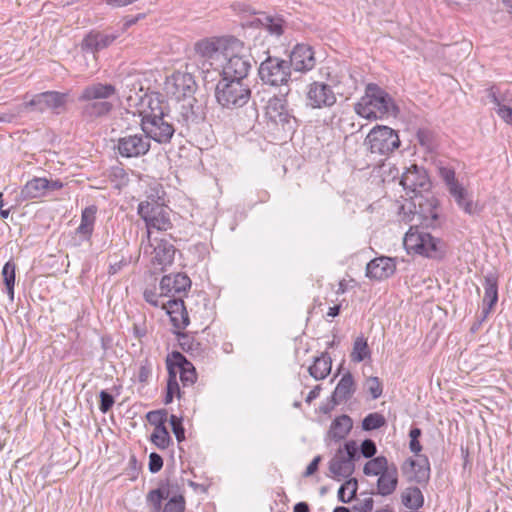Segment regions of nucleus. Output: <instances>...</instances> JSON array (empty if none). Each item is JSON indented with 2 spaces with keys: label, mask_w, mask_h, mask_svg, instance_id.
<instances>
[{
  "label": "nucleus",
  "mask_w": 512,
  "mask_h": 512,
  "mask_svg": "<svg viewBox=\"0 0 512 512\" xmlns=\"http://www.w3.org/2000/svg\"><path fill=\"white\" fill-rule=\"evenodd\" d=\"M166 107L159 98L149 99V107L140 111L141 127L147 139L159 144L170 142L175 133L171 117L165 112Z\"/></svg>",
  "instance_id": "obj_1"
},
{
  "label": "nucleus",
  "mask_w": 512,
  "mask_h": 512,
  "mask_svg": "<svg viewBox=\"0 0 512 512\" xmlns=\"http://www.w3.org/2000/svg\"><path fill=\"white\" fill-rule=\"evenodd\" d=\"M116 88L112 84L93 83L83 88L78 96L81 116L86 121H94L109 114L113 104L109 98L114 96Z\"/></svg>",
  "instance_id": "obj_2"
},
{
  "label": "nucleus",
  "mask_w": 512,
  "mask_h": 512,
  "mask_svg": "<svg viewBox=\"0 0 512 512\" xmlns=\"http://www.w3.org/2000/svg\"><path fill=\"white\" fill-rule=\"evenodd\" d=\"M355 112L366 119L396 116L398 108L392 97L376 84H368L365 95L354 106Z\"/></svg>",
  "instance_id": "obj_3"
},
{
  "label": "nucleus",
  "mask_w": 512,
  "mask_h": 512,
  "mask_svg": "<svg viewBox=\"0 0 512 512\" xmlns=\"http://www.w3.org/2000/svg\"><path fill=\"white\" fill-rule=\"evenodd\" d=\"M220 75L221 79L238 80L244 82L252 67V57L245 52L243 42L236 38L228 39V46L224 47Z\"/></svg>",
  "instance_id": "obj_4"
},
{
  "label": "nucleus",
  "mask_w": 512,
  "mask_h": 512,
  "mask_svg": "<svg viewBox=\"0 0 512 512\" xmlns=\"http://www.w3.org/2000/svg\"><path fill=\"white\" fill-rule=\"evenodd\" d=\"M156 195H148L147 200L138 205V214L145 221L147 239L150 241L152 230L167 231L172 227L168 208L164 206L158 188L154 189Z\"/></svg>",
  "instance_id": "obj_5"
},
{
  "label": "nucleus",
  "mask_w": 512,
  "mask_h": 512,
  "mask_svg": "<svg viewBox=\"0 0 512 512\" xmlns=\"http://www.w3.org/2000/svg\"><path fill=\"white\" fill-rule=\"evenodd\" d=\"M251 97V90L247 84L238 80L220 79L215 88L217 103L226 109L243 107Z\"/></svg>",
  "instance_id": "obj_6"
},
{
  "label": "nucleus",
  "mask_w": 512,
  "mask_h": 512,
  "mask_svg": "<svg viewBox=\"0 0 512 512\" xmlns=\"http://www.w3.org/2000/svg\"><path fill=\"white\" fill-rule=\"evenodd\" d=\"M398 132L385 125H376L367 134L364 145L372 154L388 156L400 147Z\"/></svg>",
  "instance_id": "obj_7"
},
{
  "label": "nucleus",
  "mask_w": 512,
  "mask_h": 512,
  "mask_svg": "<svg viewBox=\"0 0 512 512\" xmlns=\"http://www.w3.org/2000/svg\"><path fill=\"white\" fill-rule=\"evenodd\" d=\"M403 244L409 254L415 253L429 258H436L442 253L441 241L438 238L413 226L406 232Z\"/></svg>",
  "instance_id": "obj_8"
},
{
  "label": "nucleus",
  "mask_w": 512,
  "mask_h": 512,
  "mask_svg": "<svg viewBox=\"0 0 512 512\" xmlns=\"http://www.w3.org/2000/svg\"><path fill=\"white\" fill-rule=\"evenodd\" d=\"M258 74L263 83L274 87L288 85L291 78L288 62L271 56L260 64Z\"/></svg>",
  "instance_id": "obj_9"
},
{
  "label": "nucleus",
  "mask_w": 512,
  "mask_h": 512,
  "mask_svg": "<svg viewBox=\"0 0 512 512\" xmlns=\"http://www.w3.org/2000/svg\"><path fill=\"white\" fill-rule=\"evenodd\" d=\"M121 95L127 101L129 107H135L142 111V107H149V99L158 96L148 95L138 75H128L121 82Z\"/></svg>",
  "instance_id": "obj_10"
},
{
  "label": "nucleus",
  "mask_w": 512,
  "mask_h": 512,
  "mask_svg": "<svg viewBox=\"0 0 512 512\" xmlns=\"http://www.w3.org/2000/svg\"><path fill=\"white\" fill-rule=\"evenodd\" d=\"M337 97L332 87L321 81H314L306 89V106L311 109L332 107Z\"/></svg>",
  "instance_id": "obj_11"
},
{
  "label": "nucleus",
  "mask_w": 512,
  "mask_h": 512,
  "mask_svg": "<svg viewBox=\"0 0 512 512\" xmlns=\"http://www.w3.org/2000/svg\"><path fill=\"white\" fill-rule=\"evenodd\" d=\"M197 89L196 81L191 73L176 71L166 82V90L178 100L193 97Z\"/></svg>",
  "instance_id": "obj_12"
},
{
  "label": "nucleus",
  "mask_w": 512,
  "mask_h": 512,
  "mask_svg": "<svg viewBox=\"0 0 512 512\" xmlns=\"http://www.w3.org/2000/svg\"><path fill=\"white\" fill-rule=\"evenodd\" d=\"M117 150L125 158L144 156L150 150V140L145 134L125 135L118 139Z\"/></svg>",
  "instance_id": "obj_13"
},
{
  "label": "nucleus",
  "mask_w": 512,
  "mask_h": 512,
  "mask_svg": "<svg viewBox=\"0 0 512 512\" xmlns=\"http://www.w3.org/2000/svg\"><path fill=\"white\" fill-rule=\"evenodd\" d=\"M66 95L56 91H46L33 96V98L20 107L22 110H34L43 112L47 109H56L65 104Z\"/></svg>",
  "instance_id": "obj_14"
},
{
  "label": "nucleus",
  "mask_w": 512,
  "mask_h": 512,
  "mask_svg": "<svg viewBox=\"0 0 512 512\" xmlns=\"http://www.w3.org/2000/svg\"><path fill=\"white\" fill-rule=\"evenodd\" d=\"M400 184L405 190L413 193L427 191L431 185L426 170L415 164L411 165L403 172Z\"/></svg>",
  "instance_id": "obj_15"
},
{
  "label": "nucleus",
  "mask_w": 512,
  "mask_h": 512,
  "mask_svg": "<svg viewBox=\"0 0 512 512\" xmlns=\"http://www.w3.org/2000/svg\"><path fill=\"white\" fill-rule=\"evenodd\" d=\"M290 69L293 68L297 72H308L316 65L314 51L307 44H297L290 53V61L288 62Z\"/></svg>",
  "instance_id": "obj_16"
},
{
  "label": "nucleus",
  "mask_w": 512,
  "mask_h": 512,
  "mask_svg": "<svg viewBox=\"0 0 512 512\" xmlns=\"http://www.w3.org/2000/svg\"><path fill=\"white\" fill-rule=\"evenodd\" d=\"M190 287L191 280L183 273L165 275L160 281V290L165 296L175 297L178 295L182 298V294L186 293Z\"/></svg>",
  "instance_id": "obj_17"
},
{
  "label": "nucleus",
  "mask_w": 512,
  "mask_h": 512,
  "mask_svg": "<svg viewBox=\"0 0 512 512\" xmlns=\"http://www.w3.org/2000/svg\"><path fill=\"white\" fill-rule=\"evenodd\" d=\"M403 473L408 475L410 481L418 484L427 483L430 478V464L428 458L423 456L418 460L408 459L403 467Z\"/></svg>",
  "instance_id": "obj_18"
},
{
  "label": "nucleus",
  "mask_w": 512,
  "mask_h": 512,
  "mask_svg": "<svg viewBox=\"0 0 512 512\" xmlns=\"http://www.w3.org/2000/svg\"><path fill=\"white\" fill-rule=\"evenodd\" d=\"M396 264L394 259L381 256L371 260L366 266V276L370 279L383 280L394 274Z\"/></svg>",
  "instance_id": "obj_19"
},
{
  "label": "nucleus",
  "mask_w": 512,
  "mask_h": 512,
  "mask_svg": "<svg viewBox=\"0 0 512 512\" xmlns=\"http://www.w3.org/2000/svg\"><path fill=\"white\" fill-rule=\"evenodd\" d=\"M168 358H170L171 363H173V368L180 374V380L183 386L193 385L197 379L193 364L189 362L183 354L177 351L172 352Z\"/></svg>",
  "instance_id": "obj_20"
},
{
  "label": "nucleus",
  "mask_w": 512,
  "mask_h": 512,
  "mask_svg": "<svg viewBox=\"0 0 512 512\" xmlns=\"http://www.w3.org/2000/svg\"><path fill=\"white\" fill-rule=\"evenodd\" d=\"M117 37L114 33L92 31L83 39L82 50L95 54L110 46Z\"/></svg>",
  "instance_id": "obj_21"
},
{
  "label": "nucleus",
  "mask_w": 512,
  "mask_h": 512,
  "mask_svg": "<svg viewBox=\"0 0 512 512\" xmlns=\"http://www.w3.org/2000/svg\"><path fill=\"white\" fill-rule=\"evenodd\" d=\"M173 326L179 330L185 329L189 323V315L181 297L170 299L164 304Z\"/></svg>",
  "instance_id": "obj_22"
},
{
  "label": "nucleus",
  "mask_w": 512,
  "mask_h": 512,
  "mask_svg": "<svg viewBox=\"0 0 512 512\" xmlns=\"http://www.w3.org/2000/svg\"><path fill=\"white\" fill-rule=\"evenodd\" d=\"M180 101L179 114L186 124H196L204 117L203 107L194 97L183 98Z\"/></svg>",
  "instance_id": "obj_23"
},
{
  "label": "nucleus",
  "mask_w": 512,
  "mask_h": 512,
  "mask_svg": "<svg viewBox=\"0 0 512 512\" xmlns=\"http://www.w3.org/2000/svg\"><path fill=\"white\" fill-rule=\"evenodd\" d=\"M266 115L276 124L288 123L291 116L287 109L286 95L270 98L266 106Z\"/></svg>",
  "instance_id": "obj_24"
},
{
  "label": "nucleus",
  "mask_w": 512,
  "mask_h": 512,
  "mask_svg": "<svg viewBox=\"0 0 512 512\" xmlns=\"http://www.w3.org/2000/svg\"><path fill=\"white\" fill-rule=\"evenodd\" d=\"M355 469V465L350 459H346L344 451L338 449L334 457L329 462V472L331 476L340 481L350 477Z\"/></svg>",
  "instance_id": "obj_25"
},
{
  "label": "nucleus",
  "mask_w": 512,
  "mask_h": 512,
  "mask_svg": "<svg viewBox=\"0 0 512 512\" xmlns=\"http://www.w3.org/2000/svg\"><path fill=\"white\" fill-rule=\"evenodd\" d=\"M228 46V40L203 39L195 44V52L205 60L223 58L224 47Z\"/></svg>",
  "instance_id": "obj_26"
},
{
  "label": "nucleus",
  "mask_w": 512,
  "mask_h": 512,
  "mask_svg": "<svg viewBox=\"0 0 512 512\" xmlns=\"http://www.w3.org/2000/svg\"><path fill=\"white\" fill-rule=\"evenodd\" d=\"M483 318H485L498 301V277L495 273H488L484 277Z\"/></svg>",
  "instance_id": "obj_27"
},
{
  "label": "nucleus",
  "mask_w": 512,
  "mask_h": 512,
  "mask_svg": "<svg viewBox=\"0 0 512 512\" xmlns=\"http://www.w3.org/2000/svg\"><path fill=\"white\" fill-rule=\"evenodd\" d=\"M355 392V383L353 376L350 372L345 373L332 394V402L338 405L342 402L347 401L352 397Z\"/></svg>",
  "instance_id": "obj_28"
},
{
  "label": "nucleus",
  "mask_w": 512,
  "mask_h": 512,
  "mask_svg": "<svg viewBox=\"0 0 512 512\" xmlns=\"http://www.w3.org/2000/svg\"><path fill=\"white\" fill-rule=\"evenodd\" d=\"M398 485V469L392 464L390 467L379 475L377 480L378 493L381 496L391 495Z\"/></svg>",
  "instance_id": "obj_29"
},
{
  "label": "nucleus",
  "mask_w": 512,
  "mask_h": 512,
  "mask_svg": "<svg viewBox=\"0 0 512 512\" xmlns=\"http://www.w3.org/2000/svg\"><path fill=\"white\" fill-rule=\"evenodd\" d=\"M175 247L169 241L161 239L157 241L156 246L153 248V262L165 267L171 265L174 260Z\"/></svg>",
  "instance_id": "obj_30"
},
{
  "label": "nucleus",
  "mask_w": 512,
  "mask_h": 512,
  "mask_svg": "<svg viewBox=\"0 0 512 512\" xmlns=\"http://www.w3.org/2000/svg\"><path fill=\"white\" fill-rule=\"evenodd\" d=\"M47 178L34 177L21 189L20 196L23 200L36 199L45 196L47 192Z\"/></svg>",
  "instance_id": "obj_31"
},
{
  "label": "nucleus",
  "mask_w": 512,
  "mask_h": 512,
  "mask_svg": "<svg viewBox=\"0 0 512 512\" xmlns=\"http://www.w3.org/2000/svg\"><path fill=\"white\" fill-rule=\"evenodd\" d=\"M353 426L352 419L348 415H341L336 417L330 426L328 431V437L336 442L344 439Z\"/></svg>",
  "instance_id": "obj_32"
},
{
  "label": "nucleus",
  "mask_w": 512,
  "mask_h": 512,
  "mask_svg": "<svg viewBox=\"0 0 512 512\" xmlns=\"http://www.w3.org/2000/svg\"><path fill=\"white\" fill-rule=\"evenodd\" d=\"M96 213L97 207L94 205L86 207L81 213V223L76 231L84 240H89L92 235Z\"/></svg>",
  "instance_id": "obj_33"
},
{
  "label": "nucleus",
  "mask_w": 512,
  "mask_h": 512,
  "mask_svg": "<svg viewBox=\"0 0 512 512\" xmlns=\"http://www.w3.org/2000/svg\"><path fill=\"white\" fill-rule=\"evenodd\" d=\"M331 357L328 353H322L319 357H316L313 365L308 368L309 374L315 380H322L326 378L331 371Z\"/></svg>",
  "instance_id": "obj_34"
},
{
  "label": "nucleus",
  "mask_w": 512,
  "mask_h": 512,
  "mask_svg": "<svg viewBox=\"0 0 512 512\" xmlns=\"http://www.w3.org/2000/svg\"><path fill=\"white\" fill-rule=\"evenodd\" d=\"M402 504L411 510H418L424 504V496L418 487H407L401 494Z\"/></svg>",
  "instance_id": "obj_35"
},
{
  "label": "nucleus",
  "mask_w": 512,
  "mask_h": 512,
  "mask_svg": "<svg viewBox=\"0 0 512 512\" xmlns=\"http://www.w3.org/2000/svg\"><path fill=\"white\" fill-rule=\"evenodd\" d=\"M449 193L455 199L457 205L466 213L472 214L474 212L475 208L473 201L462 184L459 183L458 185L450 188Z\"/></svg>",
  "instance_id": "obj_36"
},
{
  "label": "nucleus",
  "mask_w": 512,
  "mask_h": 512,
  "mask_svg": "<svg viewBox=\"0 0 512 512\" xmlns=\"http://www.w3.org/2000/svg\"><path fill=\"white\" fill-rule=\"evenodd\" d=\"M176 335L179 346L184 352L192 356H200L202 354L201 344L196 341L194 336L180 331L177 332Z\"/></svg>",
  "instance_id": "obj_37"
},
{
  "label": "nucleus",
  "mask_w": 512,
  "mask_h": 512,
  "mask_svg": "<svg viewBox=\"0 0 512 512\" xmlns=\"http://www.w3.org/2000/svg\"><path fill=\"white\" fill-rule=\"evenodd\" d=\"M1 275L6 288V292L10 301L12 302L14 300L16 264L12 260L6 262L2 268Z\"/></svg>",
  "instance_id": "obj_38"
},
{
  "label": "nucleus",
  "mask_w": 512,
  "mask_h": 512,
  "mask_svg": "<svg viewBox=\"0 0 512 512\" xmlns=\"http://www.w3.org/2000/svg\"><path fill=\"white\" fill-rule=\"evenodd\" d=\"M487 97L495 105V109L501 108V106H507L508 103L512 102V94L509 91H501L498 86H491L486 89Z\"/></svg>",
  "instance_id": "obj_39"
},
{
  "label": "nucleus",
  "mask_w": 512,
  "mask_h": 512,
  "mask_svg": "<svg viewBox=\"0 0 512 512\" xmlns=\"http://www.w3.org/2000/svg\"><path fill=\"white\" fill-rule=\"evenodd\" d=\"M389 467L387 458L381 455L369 460L364 465L363 472L367 476H379Z\"/></svg>",
  "instance_id": "obj_40"
},
{
  "label": "nucleus",
  "mask_w": 512,
  "mask_h": 512,
  "mask_svg": "<svg viewBox=\"0 0 512 512\" xmlns=\"http://www.w3.org/2000/svg\"><path fill=\"white\" fill-rule=\"evenodd\" d=\"M358 482L355 478L345 481L338 490V500L342 503H349L356 495Z\"/></svg>",
  "instance_id": "obj_41"
},
{
  "label": "nucleus",
  "mask_w": 512,
  "mask_h": 512,
  "mask_svg": "<svg viewBox=\"0 0 512 512\" xmlns=\"http://www.w3.org/2000/svg\"><path fill=\"white\" fill-rule=\"evenodd\" d=\"M170 495L169 489L160 487L151 490L147 494V502L152 505V512H160L162 508V501L166 500Z\"/></svg>",
  "instance_id": "obj_42"
},
{
  "label": "nucleus",
  "mask_w": 512,
  "mask_h": 512,
  "mask_svg": "<svg viewBox=\"0 0 512 512\" xmlns=\"http://www.w3.org/2000/svg\"><path fill=\"white\" fill-rule=\"evenodd\" d=\"M370 356V350L367 344V340L363 337H358L354 341L353 350L351 352V359L354 362H362Z\"/></svg>",
  "instance_id": "obj_43"
},
{
  "label": "nucleus",
  "mask_w": 512,
  "mask_h": 512,
  "mask_svg": "<svg viewBox=\"0 0 512 512\" xmlns=\"http://www.w3.org/2000/svg\"><path fill=\"white\" fill-rule=\"evenodd\" d=\"M260 22L271 35L279 37L283 34V20L280 17L264 15Z\"/></svg>",
  "instance_id": "obj_44"
},
{
  "label": "nucleus",
  "mask_w": 512,
  "mask_h": 512,
  "mask_svg": "<svg viewBox=\"0 0 512 512\" xmlns=\"http://www.w3.org/2000/svg\"><path fill=\"white\" fill-rule=\"evenodd\" d=\"M386 424V420L382 414L377 412L368 414L362 420V428L365 431H372L383 427Z\"/></svg>",
  "instance_id": "obj_45"
},
{
  "label": "nucleus",
  "mask_w": 512,
  "mask_h": 512,
  "mask_svg": "<svg viewBox=\"0 0 512 512\" xmlns=\"http://www.w3.org/2000/svg\"><path fill=\"white\" fill-rule=\"evenodd\" d=\"M166 365L168 370L167 392L174 393L178 397H181L180 387L177 382V371L173 368V363H171L170 358H167Z\"/></svg>",
  "instance_id": "obj_46"
},
{
  "label": "nucleus",
  "mask_w": 512,
  "mask_h": 512,
  "mask_svg": "<svg viewBox=\"0 0 512 512\" xmlns=\"http://www.w3.org/2000/svg\"><path fill=\"white\" fill-rule=\"evenodd\" d=\"M151 440L158 448L165 449L169 446L171 438L166 427H158L155 428Z\"/></svg>",
  "instance_id": "obj_47"
},
{
  "label": "nucleus",
  "mask_w": 512,
  "mask_h": 512,
  "mask_svg": "<svg viewBox=\"0 0 512 512\" xmlns=\"http://www.w3.org/2000/svg\"><path fill=\"white\" fill-rule=\"evenodd\" d=\"M439 176L447 185L448 190L459 184V182L455 178V170L451 167L440 166L439 167Z\"/></svg>",
  "instance_id": "obj_48"
},
{
  "label": "nucleus",
  "mask_w": 512,
  "mask_h": 512,
  "mask_svg": "<svg viewBox=\"0 0 512 512\" xmlns=\"http://www.w3.org/2000/svg\"><path fill=\"white\" fill-rule=\"evenodd\" d=\"M185 500L182 495H176L169 499L166 503L163 512H184Z\"/></svg>",
  "instance_id": "obj_49"
},
{
  "label": "nucleus",
  "mask_w": 512,
  "mask_h": 512,
  "mask_svg": "<svg viewBox=\"0 0 512 512\" xmlns=\"http://www.w3.org/2000/svg\"><path fill=\"white\" fill-rule=\"evenodd\" d=\"M147 420L150 424L154 425L155 428L165 427L167 421V413L165 411H150L147 413Z\"/></svg>",
  "instance_id": "obj_50"
},
{
  "label": "nucleus",
  "mask_w": 512,
  "mask_h": 512,
  "mask_svg": "<svg viewBox=\"0 0 512 512\" xmlns=\"http://www.w3.org/2000/svg\"><path fill=\"white\" fill-rule=\"evenodd\" d=\"M170 424L172 427V431L176 436L178 442H181L185 438V430L182 425V419L178 418L176 415L170 416Z\"/></svg>",
  "instance_id": "obj_51"
},
{
  "label": "nucleus",
  "mask_w": 512,
  "mask_h": 512,
  "mask_svg": "<svg viewBox=\"0 0 512 512\" xmlns=\"http://www.w3.org/2000/svg\"><path fill=\"white\" fill-rule=\"evenodd\" d=\"M151 374H152V364L146 358L140 362L138 375H137L139 382H141V383L147 382L149 377L151 376Z\"/></svg>",
  "instance_id": "obj_52"
},
{
  "label": "nucleus",
  "mask_w": 512,
  "mask_h": 512,
  "mask_svg": "<svg viewBox=\"0 0 512 512\" xmlns=\"http://www.w3.org/2000/svg\"><path fill=\"white\" fill-rule=\"evenodd\" d=\"M417 139L421 146L431 149L433 147V134L428 129H419L417 131Z\"/></svg>",
  "instance_id": "obj_53"
},
{
  "label": "nucleus",
  "mask_w": 512,
  "mask_h": 512,
  "mask_svg": "<svg viewBox=\"0 0 512 512\" xmlns=\"http://www.w3.org/2000/svg\"><path fill=\"white\" fill-rule=\"evenodd\" d=\"M342 450L344 451L346 459H350L353 463L360 457L358 453L359 448L354 440L347 441Z\"/></svg>",
  "instance_id": "obj_54"
},
{
  "label": "nucleus",
  "mask_w": 512,
  "mask_h": 512,
  "mask_svg": "<svg viewBox=\"0 0 512 512\" xmlns=\"http://www.w3.org/2000/svg\"><path fill=\"white\" fill-rule=\"evenodd\" d=\"M114 404L113 396L105 390L100 392V406L99 409L102 413H107Z\"/></svg>",
  "instance_id": "obj_55"
},
{
  "label": "nucleus",
  "mask_w": 512,
  "mask_h": 512,
  "mask_svg": "<svg viewBox=\"0 0 512 512\" xmlns=\"http://www.w3.org/2000/svg\"><path fill=\"white\" fill-rule=\"evenodd\" d=\"M360 452L365 458H372L377 452L375 442L371 439H365L361 443Z\"/></svg>",
  "instance_id": "obj_56"
},
{
  "label": "nucleus",
  "mask_w": 512,
  "mask_h": 512,
  "mask_svg": "<svg viewBox=\"0 0 512 512\" xmlns=\"http://www.w3.org/2000/svg\"><path fill=\"white\" fill-rule=\"evenodd\" d=\"M368 390L373 399H377L381 396L382 385L377 377H371L368 379Z\"/></svg>",
  "instance_id": "obj_57"
},
{
  "label": "nucleus",
  "mask_w": 512,
  "mask_h": 512,
  "mask_svg": "<svg viewBox=\"0 0 512 512\" xmlns=\"http://www.w3.org/2000/svg\"><path fill=\"white\" fill-rule=\"evenodd\" d=\"M148 467H149V471L151 473L159 472L162 469V467H163V459H162V457L159 454L155 453V452L151 453L150 456H149Z\"/></svg>",
  "instance_id": "obj_58"
},
{
  "label": "nucleus",
  "mask_w": 512,
  "mask_h": 512,
  "mask_svg": "<svg viewBox=\"0 0 512 512\" xmlns=\"http://www.w3.org/2000/svg\"><path fill=\"white\" fill-rule=\"evenodd\" d=\"M374 507V500L372 497H365L364 499L358 500L354 509L358 512H371Z\"/></svg>",
  "instance_id": "obj_59"
},
{
  "label": "nucleus",
  "mask_w": 512,
  "mask_h": 512,
  "mask_svg": "<svg viewBox=\"0 0 512 512\" xmlns=\"http://www.w3.org/2000/svg\"><path fill=\"white\" fill-rule=\"evenodd\" d=\"M111 176L115 180L119 181L117 186L126 185L128 183V181H129L127 173L124 171L123 168H120V167L113 168Z\"/></svg>",
  "instance_id": "obj_60"
},
{
  "label": "nucleus",
  "mask_w": 512,
  "mask_h": 512,
  "mask_svg": "<svg viewBox=\"0 0 512 512\" xmlns=\"http://www.w3.org/2000/svg\"><path fill=\"white\" fill-rule=\"evenodd\" d=\"M498 116L507 124L512 125V107L510 106H501V108L496 109Z\"/></svg>",
  "instance_id": "obj_61"
},
{
  "label": "nucleus",
  "mask_w": 512,
  "mask_h": 512,
  "mask_svg": "<svg viewBox=\"0 0 512 512\" xmlns=\"http://www.w3.org/2000/svg\"><path fill=\"white\" fill-rule=\"evenodd\" d=\"M143 297L145 301L151 304L152 306H159L158 294L154 290L146 289L143 293Z\"/></svg>",
  "instance_id": "obj_62"
},
{
  "label": "nucleus",
  "mask_w": 512,
  "mask_h": 512,
  "mask_svg": "<svg viewBox=\"0 0 512 512\" xmlns=\"http://www.w3.org/2000/svg\"><path fill=\"white\" fill-rule=\"evenodd\" d=\"M321 461V456H316L314 459L310 462V464L307 466L304 476L308 477L313 475L318 470V465Z\"/></svg>",
  "instance_id": "obj_63"
},
{
  "label": "nucleus",
  "mask_w": 512,
  "mask_h": 512,
  "mask_svg": "<svg viewBox=\"0 0 512 512\" xmlns=\"http://www.w3.org/2000/svg\"><path fill=\"white\" fill-rule=\"evenodd\" d=\"M47 191H55L63 188V183L60 180H48L47 179Z\"/></svg>",
  "instance_id": "obj_64"
}]
</instances>
